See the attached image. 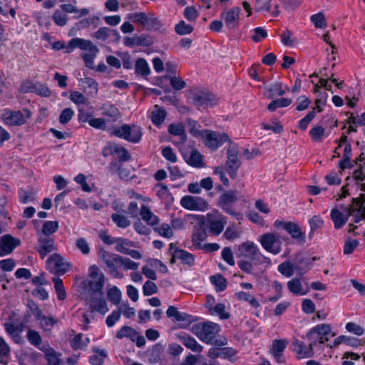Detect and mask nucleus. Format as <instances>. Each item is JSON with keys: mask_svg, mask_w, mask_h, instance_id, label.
<instances>
[{"mask_svg": "<svg viewBox=\"0 0 365 365\" xmlns=\"http://www.w3.org/2000/svg\"><path fill=\"white\" fill-rule=\"evenodd\" d=\"M179 339L182 344L188 349L193 352L200 353L202 351L203 347L196 341V339L189 335H180Z\"/></svg>", "mask_w": 365, "mask_h": 365, "instance_id": "obj_30", "label": "nucleus"}, {"mask_svg": "<svg viewBox=\"0 0 365 365\" xmlns=\"http://www.w3.org/2000/svg\"><path fill=\"white\" fill-rule=\"evenodd\" d=\"M163 348L159 344L154 345L150 350L148 351V361L150 364H155L160 361Z\"/></svg>", "mask_w": 365, "mask_h": 365, "instance_id": "obj_45", "label": "nucleus"}, {"mask_svg": "<svg viewBox=\"0 0 365 365\" xmlns=\"http://www.w3.org/2000/svg\"><path fill=\"white\" fill-rule=\"evenodd\" d=\"M4 328L6 333L17 343L21 339L19 334L24 331V324L23 323L14 324L6 322L4 324Z\"/></svg>", "mask_w": 365, "mask_h": 365, "instance_id": "obj_28", "label": "nucleus"}, {"mask_svg": "<svg viewBox=\"0 0 365 365\" xmlns=\"http://www.w3.org/2000/svg\"><path fill=\"white\" fill-rule=\"evenodd\" d=\"M207 147L212 150H217L225 142H230L228 135L226 133H220L210 130H204L202 137Z\"/></svg>", "mask_w": 365, "mask_h": 365, "instance_id": "obj_13", "label": "nucleus"}, {"mask_svg": "<svg viewBox=\"0 0 365 365\" xmlns=\"http://www.w3.org/2000/svg\"><path fill=\"white\" fill-rule=\"evenodd\" d=\"M52 19L54 23L59 26H65L68 19L67 15L58 9L54 11Z\"/></svg>", "mask_w": 365, "mask_h": 365, "instance_id": "obj_61", "label": "nucleus"}, {"mask_svg": "<svg viewBox=\"0 0 365 365\" xmlns=\"http://www.w3.org/2000/svg\"><path fill=\"white\" fill-rule=\"evenodd\" d=\"M174 256L181 260L183 264L190 266L192 265L195 261L194 256L191 253L181 249H175Z\"/></svg>", "mask_w": 365, "mask_h": 365, "instance_id": "obj_39", "label": "nucleus"}, {"mask_svg": "<svg viewBox=\"0 0 365 365\" xmlns=\"http://www.w3.org/2000/svg\"><path fill=\"white\" fill-rule=\"evenodd\" d=\"M135 71L137 74L146 77L150 73V68L146 61L143 58H138L135 64Z\"/></svg>", "mask_w": 365, "mask_h": 365, "instance_id": "obj_44", "label": "nucleus"}, {"mask_svg": "<svg viewBox=\"0 0 365 365\" xmlns=\"http://www.w3.org/2000/svg\"><path fill=\"white\" fill-rule=\"evenodd\" d=\"M28 305L39 327L44 331H51L58 323V319L54 317L43 314L42 310L33 301L29 302Z\"/></svg>", "mask_w": 365, "mask_h": 365, "instance_id": "obj_4", "label": "nucleus"}, {"mask_svg": "<svg viewBox=\"0 0 365 365\" xmlns=\"http://www.w3.org/2000/svg\"><path fill=\"white\" fill-rule=\"evenodd\" d=\"M227 224L226 217L220 213H217L214 218L209 220L210 232L213 235H220Z\"/></svg>", "mask_w": 365, "mask_h": 365, "instance_id": "obj_23", "label": "nucleus"}, {"mask_svg": "<svg viewBox=\"0 0 365 365\" xmlns=\"http://www.w3.org/2000/svg\"><path fill=\"white\" fill-rule=\"evenodd\" d=\"M150 116L152 123L155 125L159 126L162 124L166 117V111L159 106L156 105L150 113Z\"/></svg>", "mask_w": 365, "mask_h": 365, "instance_id": "obj_36", "label": "nucleus"}, {"mask_svg": "<svg viewBox=\"0 0 365 365\" xmlns=\"http://www.w3.org/2000/svg\"><path fill=\"white\" fill-rule=\"evenodd\" d=\"M341 344H345L352 347H358L362 345L361 339H359L353 336L341 335L335 339V340L333 342V344H328L327 346H329L330 348H332L337 346Z\"/></svg>", "mask_w": 365, "mask_h": 365, "instance_id": "obj_29", "label": "nucleus"}, {"mask_svg": "<svg viewBox=\"0 0 365 365\" xmlns=\"http://www.w3.org/2000/svg\"><path fill=\"white\" fill-rule=\"evenodd\" d=\"M115 243L116 251L124 255H126L129 250L126 247L132 245V243L130 240L124 238H116Z\"/></svg>", "mask_w": 365, "mask_h": 365, "instance_id": "obj_59", "label": "nucleus"}, {"mask_svg": "<svg viewBox=\"0 0 365 365\" xmlns=\"http://www.w3.org/2000/svg\"><path fill=\"white\" fill-rule=\"evenodd\" d=\"M113 222L120 228H126L131 224L128 217L124 215L119 213H113L111 215Z\"/></svg>", "mask_w": 365, "mask_h": 365, "instance_id": "obj_46", "label": "nucleus"}, {"mask_svg": "<svg viewBox=\"0 0 365 365\" xmlns=\"http://www.w3.org/2000/svg\"><path fill=\"white\" fill-rule=\"evenodd\" d=\"M240 199V192L237 190H230L224 191L219 197L217 205L227 213L236 216L238 214L232 209V205Z\"/></svg>", "mask_w": 365, "mask_h": 365, "instance_id": "obj_9", "label": "nucleus"}, {"mask_svg": "<svg viewBox=\"0 0 365 365\" xmlns=\"http://www.w3.org/2000/svg\"><path fill=\"white\" fill-rule=\"evenodd\" d=\"M292 100L289 98H279L272 101L267 106L269 111H274L277 108H283L289 106Z\"/></svg>", "mask_w": 365, "mask_h": 365, "instance_id": "obj_55", "label": "nucleus"}, {"mask_svg": "<svg viewBox=\"0 0 365 365\" xmlns=\"http://www.w3.org/2000/svg\"><path fill=\"white\" fill-rule=\"evenodd\" d=\"M235 354V351L229 347H212L208 351V356L210 358H226L230 356H233Z\"/></svg>", "mask_w": 365, "mask_h": 365, "instance_id": "obj_33", "label": "nucleus"}, {"mask_svg": "<svg viewBox=\"0 0 365 365\" xmlns=\"http://www.w3.org/2000/svg\"><path fill=\"white\" fill-rule=\"evenodd\" d=\"M207 232L204 227H198L195 228L192 234V243L195 247L201 248V242L205 240Z\"/></svg>", "mask_w": 365, "mask_h": 365, "instance_id": "obj_40", "label": "nucleus"}, {"mask_svg": "<svg viewBox=\"0 0 365 365\" xmlns=\"http://www.w3.org/2000/svg\"><path fill=\"white\" fill-rule=\"evenodd\" d=\"M331 331L329 324H319L309 330L307 334V339L314 349V347L323 344V336H327Z\"/></svg>", "mask_w": 365, "mask_h": 365, "instance_id": "obj_12", "label": "nucleus"}, {"mask_svg": "<svg viewBox=\"0 0 365 365\" xmlns=\"http://www.w3.org/2000/svg\"><path fill=\"white\" fill-rule=\"evenodd\" d=\"M295 268L293 262H284L278 266V271L286 277H290L294 274Z\"/></svg>", "mask_w": 365, "mask_h": 365, "instance_id": "obj_48", "label": "nucleus"}, {"mask_svg": "<svg viewBox=\"0 0 365 365\" xmlns=\"http://www.w3.org/2000/svg\"><path fill=\"white\" fill-rule=\"evenodd\" d=\"M26 338L31 344L38 347V349L41 348L39 346L41 344L42 338L37 331L29 329L26 334Z\"/></svg>", "mask_w": 365, "mask_h": 365, "instance_id": "obj_51", "label": "nucleus"}, {"mask_svg": "<svg viewBox=\"0 0 365 365\" xmlns=\"http://www.w3.org/2000/svg\"><path fill=\"white\" fill-rule=\"evenodd\" d=\"M292 346L298 359L310 358L314 356V349L309 343L305 344L304 342L295 339L292 342Z\"/></svg>", "mask_w": 365, "mask_h": 365, "instance_id": "obj_21", "label": "nucleus"}, {"mask_svg": "<svg viewBox=\"0 0 365 365\" xmlns=\"http://www.w3.org/2000/svg\"><path fill=\"white\" fill-rule=\"evenodd\" d=\"M235 296L239 300H243L249 302V304L254 308H257L260 306V304L256 298L249 293L242 291L237 292Z\"/></svg>", "mask_w": 365, "mask_h": 365, "instance_id": "obj_47", "label": "nucleus"}, {"mask_svg": "<svg viewBox=\"0 0 365 365\" xmlns=\"http://www.w3.org/2000/svg\"><path fill=\"white\" fill-rule=\"evenodd\" d=\"M80 119L83 121H88V124L96 129H100L105 130L107 129V123L106 118H88L87 116L85 119L83 118V116H80Z\"/></svg>", "mask_w": 365, "mask_h": 365, "instance_id": "obj_42", "label": "nucleus"}, {"mask_svg": "<svg viewBox=\"0 0 365 365\" xmlns=\"http://www.w3.org/2000/svg\"><path fill=\"white\" fill-rule=\"evenodd\" d=\"M324 133L325 130L321 125H315L309 130V135L312 139L315 142L322 141Z\"/></svg>", "mask_w": 365, "mask_h": 365, "instance_id": "obj_60", "label": "nucleus"}, {"mask_svg": "<svg viewBox=\"0 0 365 365\" xmlns=\"http://www.w3.org/2000/svg\"><path fill=\"white\" fill-rule=\"evenodd\" d=\"M193 104L198 108H206L216 105L218 102L217 98L211 92L200 91L195 93L192 97Z\"/></svg>", "mask_w": 365, "mask_h": 365, "instance_id": "obj_14", "label": "nucleus"}, {"mask_svg": "<svg viewBox=\"0 0 365 365\" xmlns=\"http://www.w3.org/2000/svg\"><path fill=\"white\" fill-rule=\"evenodd\" d=\"M349 117L346 120V123L354 124L355 126L365 125V113L360 115L355 116L352 113H347Z\"/></svg>", "mask_w": 365, "mask_h": 365, "instance_id": "obj_64", "label": "nucleus"}, {"mask_svg": "<svg viewBox=\"0 0 365 365\" xmlns=\"http://www.w3.org/2000/svg\"><path fill=\"white\" fill-rule=\"evenodd\" d=\"M287 344L288 341L285 339H277L273 341L272 353L278 362H281L280 358L282 353L284 351Z\"/></svg>", "mask_w": 365, "mask_h": 365, "instance_id": "obj_35", "label": "nucleus"}, {"mask_svg": "<svg viewBox=\"0 0 365 365\" xmlns=\"http://www.w3.org/2000/svg\"><path fill=\"white\" fill-rule=\"evenodd\" d=\"M210 282L215 286L217 292L223 291L227 287V282L221 274H216L210 277Z\"/></svg>", "mask_w": 365, "mask_h": 365, "instance_id": "obj_53", "label": "nucleus"}, {"mask_svg": "<svg viewBox=\"0 0 365 365\" xmlns=\"http://www.w3.org/2000/svg\"><path fill=\"white\" fill-rule=\"evenodd\" d=\"M287 288L289 291L295 295H305L309 291V288L303 287L302 282L298 278H294L287 282Z\"/></svg>", "mask_w": 365, "mask_h": 365, "instance_id": "obj_27", "label": "nucleus"}, {"mask_svg": "<svg viewBox=\"0 0 365 365\" xmlns=\"http://www.w3.org/2000/svg\"><path fill=\"white\" fill-rule=\"evenodd\" d=\"M140 215L142 220L146 222L149 225L155 226L159 222L158 217L154 215L145 205H143L140 208Z\"/></svg>", "mask_w": 365, "mask_h": 365, "instance_id": "obj_32", "label": "nucleus"}, {"mask_svg": "<svg viewBox=\"0 0 365 365\" xmlns=\"http://www.w3.org/2000/svg\"><path fill=\"white\" fill-rule=\"evenodd\" d=\"M154 230L160 236L166 238H170L173 235L171 227L167 223H163L160 227H155Z\"/></svg>", "mask_w": 365, "mask_h": 365, "instance_id": "obj_62", "label": "nucleus"}, {"mask_svg": "<svg viewBox=\"0 0 365 365\" xmlns=\"http://www.w3.org/2000/svg\"><path fill=\"white\" fill-rule=\"evenodd\" d=\"M238 147L232 144L227 150V160L225 164V170L231 178H235L241 162L238 158Z\"/></svg>", "mask_w": 365, "mask_h": 365, "instance_id": "obj_11", "label": "nucleus"}, {"mask_svg": "<svg viewBox=\"0 0 365 365\" xmlns=\"http://www.w3.org/2000/svg\"><path fill=\"white\" fill-rule=\"evenodd\" d=\"M254 265L256 264L254 263V262L251 260L249 261L247 259H242L238 262V266L242 271L245 272L247 274H252L257 277V274L254 272Z\"/></svg>", "mask_w": 365, "mask_h": 365, "instance_id": "obj_58", "label": "nucleus"}, {"mask_svg": "<svg viewBox=\"0 0 365 365\" xmlns=\"http://www.w3.org/2000/svg\"><path fill=\"white\" fill-rule=\"evenodd\" d=\"M79 48L83 51L88 52L98 53L99 51L96 46H95L91 41L86 40L80 38H72L66 47V53H71L74 48Z\"/></svg>", "mask_w": 365, "mask_h": 365, "instance_id": "obj_19", "label": "nucleus"}, {"mask_svg": "<svg viewBox=\"0 0 365 365\" xmlns=\"http://www.w3.org/2000/svg\"><path fill=\"white\" fill-rule=\"evenodd\" d=\"M111 134L133 143H138L142 138L141 128L135 125L125 124L114 128Z\"/></svg>", "mask_w": 365, "mask_h": 365, "instance_id": "obj_5", "label": "nucleus"}, {"mask_svg": "<svg viewBox=\"0 0 365 365\" xmlns=\"http://www.w3.org/2000/svg\"><path fill=\"white\" fill-rule=\"evenodd\" d=\"M237 255L238 257L250 259L255 264L271 263L270 259L265 257L253 242L247 241L240 245Z\"/></svg>", "mask_w": 365, "mask_h": 365, "instance_id": "obj_1", "label": "nucleus"}, {"mask_svg": "<svg viewBox=\"0 0 365 365\" xmlns=\"http://www.w3.org/2000/svg\"><path fill=\"white\" fill-rule=\"evenodd\" d=\"M180 205L189 210L205 211L208 209L207 202L200 197L185 195L180 200Z\"/></svg>", "mask_w": 365, "mask_h": 365, "instance_id": "obj_16", "label": "nucleus"}, {"mask_svg": "<svg viewBox=\"0 0 365 365\" xmlns=\"http://www.w3.org/2000/svg\"><path fill=\"white\" fill-rule=\"evenodd\" d=\"M128 19L133 23L139 24L145 26L147 20V14L144 12L129 14Z\"/></svg>", "mask_w": 365, "mask_h": 365, "instance_id": "obj_63", "label": "nucleus"}, {"mask_svg": "<svg viewBox=\"0 0 365 365\" xmlns=\"http://www.w3.org/2000/svg\"><path fill=\"white\" fill-rule=\"evenodd\" d=\"M10 354V348L4 339L0 336V363L6 364V359Z\"/></svg>", "mask_w": 365, "mask_h": 365, "instance_id": "obj_57", "label": "nucleus"}, {"mask_svg": "<svg viewBox=\"0 0 365 365\" xmlns=\"http://www.w3.org/2000/svg\"><path fill=\"white\" fill-rule=\"evenodd\" d=\"M108 299L113 304H118L120 301L121 292L120 289L114 286L108 289Z\"/></svg>", "mask_w": 365, "mask_h": 365, "instance_id": "obj_54", "label": "nucleus"}, {"mask_svg": "<svg viewBox=\"0 0 365 365\" xmlns=\"http://www.w3.org/2000/svg\"><path fill=\"white\" fill-rule=\"evenodd\" d=\"M359 212V209L354 208L353 205L349 207L340 206L339 207L333 208L331 210V218L334 222L336 229L341 228L347 222L348 218L351 215H354L356 211Z\"/></svg>", "mask_w": 365, "mask_h": 365, "instance_id": "obj_7", "label": "nucleus"}, {"mask_svg": "<svg viewBox=\"0 0 365 365\" xmlns=\"http://www.w3.org/2000/svg\"><path fill=\"white\" fill-rule=\"evenodd\" d=\"M111 34L115 36L119 37V34L116 30H112L108 27H101L91 36L98 40L105 41L110 36Z\"/></svg>", "mask_w": 365, "mask_h": 365, "instance_id": "obj_41", "label": "nucleus"}, {"mask_svg": "<svg viewBox=\"0 0 365 365\" xmlns=\"http://www.w3.org/2000/svg\"><path fill=\"white\" fill-rule=\"evenodd\" d=\"M168 131L171 135L179 136L182 143H185L187 140L185 127L182 123L170 124L168 126Z\"/></svg>", "mask_w": 365, "mask_h": 365, "instance_id": "obj_38", "label": "nucleus"}, {"mask_svg": "<svg viewBox=\"0 0 365 365\" xmlns=\"http://www.w3.org/2000/svg\"><path fill=\"white\" fill-rule=\"evenodd\" d=\"M293 264L294 265L295 270L300 274H303L309 269L311 262L302 253H297L294 258Z\"/></svg>", "mask_w": 365, "mask_h": 365, "instance_id": "obj_26", "label": "nucleus"}, {"mask_svg": "<svg viewBox=\"0 0 365 365\" xmlns=\"http://www.w3.org/2000/svg\"><path fill=\"white\" fill-rule=\"evenodd\" d=\"M187 123L189 133L191 135H192L194 137H202V134L204 133V130H200V125L198 124L197 121L191 118H187Z\"/></svg>", "mask_w": 365, "mask_h": 365, "instance_id": "obj_52", "label": "nucleus"}, {"mask_svg": "<svg viewBox=\"0 0 365 365\" xmlns=\"http://www.w3.org/2000/svg\"><path fill=\"white\" fill-rule=\"evenodd\" d=\"M46 267L51 273L64 274L71 269V264L59 254L56 253L46 260Z\"/></svg>", "mask_w": 365, "mask_h": 365, "instance_id": "obj_10", "label": "nucleus"}, {"mask_svg": "<svg viewBox=\"0 0 365 365\" xmlns=\"http://www.w3.org/2000/svg\"><path fill=\"white\" fill-rule=\"evenodd\" d=\"M44 353V356L47 361L48 365H63V361L61 358V354L56 351L48 345L43 346L39 348Z\"/></svg>", "mask_w": 365, "mask_h": 365, "instance_id": "obj_22", "label": "nucleus"}, {"mask_svg": "<svg viewBox=\"0 0 365 365\" xmlns=\"http://www.w3.org/2000/svg\"><path fill=\"white\" fill-rule=\"evenodd\" d=\"M19 200L24 204L35 200L34 192L32 190H25L22 188L19 190Z\"/></svg>", "mask_w": 365, "mask_h": 365, "instance_id": "obj_56", "label": "nucleus"}, {"mask_svg": "<svg viewBox=\"0 0 365 365\" xmlns=\"http://www.w3.org/2000/svg\"><path fill=\"white\" fill-rule=\"evenodd\" d=\"M138 331H135L130 327L123 326L120 328V329L117 332L116 337L118 339H123L124 337L129 338L131 341L136 336V333Z\"/></svg>", "mask_w": 365, "mask_h": 365, "instance_id": "obj_50", "label": "nucleus"}, {"mask_svg": "<svg viewBox=\"0 0 365 365\" xmlns=\"http://www.w3.org/2000/svg\"><path fill=\"white\" fill-rule=\"evenodd\" d=\"M56 249L55 240L53 237L38 235L36 250L42 259Z\"/></svg>", "mask_w": 365, "mask_h": 365, "instance_id": "obj_18", "label": "nucleus"}, {"mask_svg": "<svg viewBox=\"0 0 365 365\" xmlns=\"http://www.w3.org/2000/svg\"><path fill=\"white\" fill-rule=\"evenodd\" d=\"M61 9L63 12L66 13H75L78 14V16L76 18H80L81 16H86L88 14L89 11L87 9H78L76 6L71 4H62L61 5Z\"/></svg>", "mask_w": 365, "mask_h": 365, "instance_id": "obj_49", "label": "nucleus"}, {"mask_svg": "<svg viewBox=\"0 0 365 365\" xmlns=\"http://www.w3.org/2000/svg\"><path fill=\"white\" fill-rule=\"evenodd\" d=\"M240 9L235 7L222 14L226 26L229 29H235L239 24Z\"/></svg>", "mask_w": 365, "mask_h": 365, "instance_id": "obj_24", "label": "nucleus"}, {"mask_svg": "<svg viewBox=\"0 0 365 365\" xmlns=\"http://www.w3.org/2000/svg\"><path fill=\"white\" fill-rule=\"evenodd\" d=\"M86 301L91 312H98L104 315L109 310L107 302L103 298V294L91 293Z\"/></svg>", "mask_w": 365, "mask_h": 365, "instance_id": "obj_15", "label": "nucleus"}, {"mask_svg": "<svg viewBox=\"0 0 365 365\" xmlns=\"http://www.w3.org/2000/svg\"><path fill=\"white\" fill-rule=\"evenodd\" d=\"M30 116L31 112L27 109L22 111H7L4 114V122L9 125H21L25 123L26 118Z\"/></svg>", "mask_w": 365, "mask_h": 365, "instance_id": "obj_17", "label": "nucleus"}, {"mask_svg": "<svg viewBox=\"0 0 365 365\" xmlns=\"http://www.w3.org/2000/svg\"><path fill=\"white\" fill-rule=\"evenodd\" d=\"M286 231L296 240L298 242L304 244L305 242V233L301 230V228L296 223L290 222L286 227Z\"/></svg>", "mask_w": 365, "mask_h": 365, "instance_id": "obj_31", "label": "nucleus"}, {"mask_svg": "<svg viewBox=\"0 0 365 365\" xmlns=\"http://www.w3.org/2000/svg\"><path fill=\"white\" fill-rule=\"evenodd\" d=\"M101 114L107 118L108 123L115 122L120 118V113L118 108L112 104H104L101 108Z\"/></svg>", "mask_w": 365, "mask_h": 365, "instance_id": "obj_25", "label": "nucleus"}, {"mask_svg": "<svg viewBox=\"0 0 365 365\" xmlns=\"http://www.w3.org/2000/svg\"><path fill=\"white\" fill-rule=\"evenodd\" d=\"M94 354L89 357V361L93 365H102L105 359L108 356L107 352L104 349L97 347L93 349Z\"/></svg>", "mask_w": 365, "mask_h": 365, "instance_id": "obj_37", "label": "nucleus"}, {"mask_svg": "<svg viewBox=\"0 0 365 365\" xmlns=\"http://www.w3.org/2000/svg\"><path fill=\"white\" fill-rule=\"evenodd\" d=\"M21 241L10 235H5L0 237V257L9 255L19 245Z\"/></svg>", "mask_w": 365, "mask_h": 365, "instance_id": "obj_20", "label": "nucleus"}, {"mask_svg": "<svg viewBox=\"0 0 365 365\" xmlns=\"http://www.w3.org/2000/svg\"><path fill=\"white\" fill-rule=\"evenodd\" d=\"M220 330V326L212 322L197 323L192 327V333L206 344H210Z\"/></svg>", "mask_w": 365, "mask_h": 365, "instance_id": "obj_2", "label": "nucleus"}, {"mask_svg": "<svg viewBox=\"0 0 365 365\" xmlns=\"http://www.w3.org/2000/svg\"><path fill=\"white\" fill-rule=\"evenodd\" d=\"M186 163L193 167H203L202 156L196 150H192L189 155H184Z\"/></svg>", "mask_w": 365, "mask_h": 365, "instance_id": "obj_34", "label": "nucleus"}, {"mask_svg": "<svg viewBox=\"0 0 365 365\" xmlns=\"http://www.w3.org/2000/svg\"><path fill=\"white\" fill-rule=\"evenodd\" d=\"M282 237L277 232H267L259 237L262 247L268 252L277 255L282 251Z\"/></svg>", "mask_w": 365, "mask_h": 365, "instance_id": "obj_6", "label": "nucleus"}, {"mask_svg": "<svg viewBox=\"0 0 365 365\" xmlns=\"http://www.w3.org/2000/svg\"><path fill=\"white\" fill-rule=\"evenodd\" d=\"M100 258L107 266L110 274L115 278H123V274L118 271V265H120L121 256L101 250L99 252Z\"/></svg>", "mask_w": 365, "mask_h": 365, "instance_id": "obj_8", "label": "nucleus"}, {"mask_svg": "<svg viewBox=\"0 0 365 365\" xmlns=\"http://www.w3.org/2000/svg\"><path fill=\"white\" fill-rule=\"evenodd\" d=\"M106 277L104 274L100 270L96 265H91L88 268V287L89 294L98 293L103 294V287L105 284Z\"/></svg>", "mask_w": 365, "mask_h": 365, "instance_id": "obj_3", "label": "nucleus"}, {"mask_svg": "<svg viewBox=\"0 0 365 365\" xmlns=\"http://www.w3.org/2000/svg\"><path fill=\"white\" fill-rule=\"evenodd\" d=\"M58 228V222L57 221H46L42 226L41 233L40 236L51 237L52 234L56 232Z\"/></svg>", "mask_w": 365, "mask_h": 365, "instance_id": "obj_43", "label": "nucleus"}]
</instances>
